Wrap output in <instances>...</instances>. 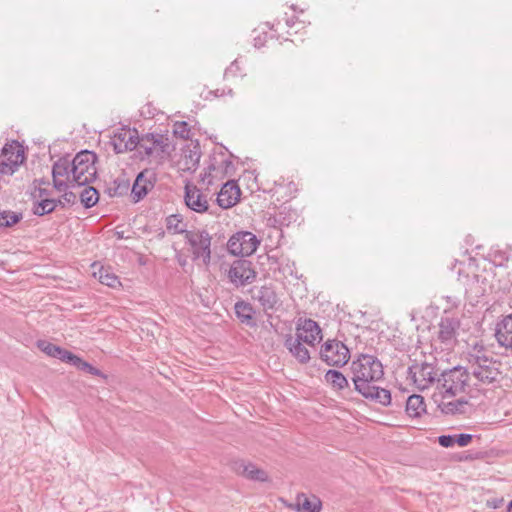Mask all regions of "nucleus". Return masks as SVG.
I'll return each instance as SVG.
<instances>
[{
  "instance_id": "f257e3e1",
  "label": "nucleus",
  "mask_w": 512,
  "mask_h": 512,
  "mask_svg": "<svg viewBox=\"0 0 512 512\" xmlns=\"http://www.w3.org/2000/svg\"><path fill=\"white\" fill-rule=\"evenodd\" d=\"M350 373L354 389L364 398L385 406L391 403L390 391L378 386L383 379L384 369L376 356L360 354L351 362Z\"/></svg>"
},
{
  "instance_id": "f03ea898",
  "label": "nucleus",
  "mask_w": 512,
  "mask_h": 512,
  "mask_svg": "<svg viewBox=\"0 0 512 512\" xmlns=\"http://www.w3.org/2000/svg\"><path fill=\"white\" fill-rule=\"evenodd\" d=\"M467 370L474 389L490 385L501 377L500 363L493 359L482 344H475L467 353Z\"/></svg>"
},
{
  "instance_id": "7ed1b4c3",
  "label": "nucleus",
  "mask_w": 512,
  "mask_h": 512,
  "mask_svg": "<svg viewBox=\"0 0 512 512\" xmlns=\"http://www.w3.org/2000/svg\"><path fill=\"white\" fill-rule=\"evenodd\" d=\"M437 388L445 398H454L460 393L469 394L474 389L467 368L461 366L443 372L438 379Z\"/></svg>"
},
{
  "instance_id": "20e7f679",
  "label": "nucleus",
  "mask_w": 512,
  "mask_h": 512,
  "mask_svg": "<svg viewBox=\"0 0 512 512\" xmlns=\"http://www.w3.org/2000/svg\"><path fill=\"white\" fill-rule=\"evenodd\" d=\"M97 156L94 152L83 150L72 159V181L77 187L85 186L96 179Z\"/></svg>"
},
{
  "instance_id": "39448f33",
  "label": "nucleus",
  "mask_w": 512,
  "mask_h": 512,
  "mask_svg": "<svg viewBox=\"0 0 512 512\" xmlns=\"http://www.w3.org/2000/svg\"><path fill=\"white\" fill-rule=\"evenodd\" d=\"M185 239L191 247L194 260L208 265L211 259V236L205 230L186 231Z\"/></svg>"
},
{
  "instance_id": "423d86ee",
  "label": "nucleus",
  "mask_w": 512,
  "mask_h": 512,
  "mask_svg": "<svg viewBox=\"0 0 512 512\" xmlns=\"http://www.w3.org/2000/svg\"><path fill=\"white\" fill-rule=\"evenodd\" d=\"M137 148L147 157L162 158L168 152V137L159 133L138 135Z\"/></svg>"
},
{
  "instance_id": "0eeeda50",
  "label": "nucleus",
  "mask_w": 512,
  "mask_h": 512,
  "mask_svg": "<svg viewBox=\"0 0 512 512\" xmlns=\"http://www.w3.org/2000/svg\"><path fill=\"white\" fill-rule=\"evenodd\" d=\"M408 374L416 388L425 390L436 381L438 382V370L432 363H414L408 368Z\"/></svg>"
},
{
  "instance_id": "6e6552de",
  "label": "nucleus",
  "mask_w": 512,
  "mask_h": 512,
  "mask_svg": "<svg viewBox=\"0 0 512 512\" xmlns=\"http://www.w3.org/2000/svg\"><path fill=\"white\" fill-rule=\"evenodd\" d=\"M321 359L329 366H343L350 358V351L338 340H327L320 350Z\"/></svg>"
},
{
  "instance_id": "1a4fd4ad",
  "label": "nucleus",
  "mask_w": 512,
  "mask_h": 512,
  "mask_svg": "<svg viewBox=\"0 0 512 512\" xmlns=\"http://www.w3.org/2000/svg\"><path fill=\"white\" fill-rule=\"evenodd\" d=\"M259 243V240L253 233L241 231L230 237L227 249L235 256H250L256 251Z\"/></svg>"
},
{
  "instance_id": "9d476101",
  "label": "nucleus",
  "mask_w": 512,
  "mask_h": 512,
  "mask_svg": "<svg viewBox=\"0 0 512 512\" xmlns=\"http://www.w3.org/2000/svg\"><path fill=\"white\" fill-rule=\"evenodd\" d=\"M72 160L68 156L58 159L52 167L53 186L59 191H66L68 188L76 187L72 181Z\"/></svg>"
},
{
  "instance_id": "9b49d317",
  "label": "nucleus",
  "mask_w": 512,
  "mask_h": 512,
  "mask_svg": "<svg viewBox=\"0 0 512 512\" xmlns=\"http://www.w3.org/2000/svg\"><path fill=\"white\" fill-rule=\"evenodd\" d=\"M228 278L236 287L252 283L256 278V273L251 261L246 259L235 260L228 270Z\"/></svg>"
},
{
  "instance_id": "f8f14e48",
  "label": "nucleus",
  "mask_w": 512,
  "mask_h": 512,
  "mask_svg": "<svg viewBox=\"0 0 512 512\" xmlns=\"http://www.w3.org/2000/svg\"><path fill=\"white\" fill-rule=\"evenodd\" d=\"M116 153L132 151L138 146V131L131 128H119L111 138Z\"/></svg>"
},
{
  "instance_id": "ddd939ff",
  "label": "nucleus",
  "mask_w": 512,
  "mask_h": 512,
  "mask_svg": "<svg viewBox=\"0 0 512 512\" xmlns=\"http://www.w3.org/2000/svg\"><path fill=\"white\" fill-rule=\"evenodd\" d=\"M295 335L305 344L312 347L322 340L321 328L312 319L300 320L297 324Z\"/></svg>"
},
{
  "instance_id": "4468645a",
  "label": "nucleus",
  "mask_w": 512,
  "mask_h": 512,
  "mask_svg": "<svg viewBox=\"0 0 512 512\" xmlns=\"http://www.w3.org/2000/svg\"><path fill=\"white\" fill-rule=\"evenodd\" d=\"M184 200L186 206L197 213L208 211L209 202L207 195L195 185L187 184L185 186Z\"/></svg>"
},
{
  "instance_id": "2eb2a0df",
  "label": "nucleus",
  "mask_w": 512,
  "mask_h": 512,
  "mask_svg": "<svg viewBox=\"0 0 512 512\" xmlns=\"http://www.w3.org/2000/svg\"><path fill=\"white\" fill-rule=\"evenodd\" d=\"M156 182V175L152 170L145 169L138 174L132 187V197L138 202L153 189Z\"/></svg>"
},
{
  "instance_id": "dca6fc26",
  "label": "nucleus",
  "mask_w": 512,
  "mask_h": 512,
  "mask_svg": "<svg viewBox=\"0 0 512 512\" xmlns=\"http://www.w3.org/2000/svg\"><path fill=\"white\" fill-rule=\"evenodd\" d=\"M460 323L457 318L443 317L439 323L438 338L445 345L450 348L456 342V334L459 329Z\"/></svg>"
},
{
  "instance_id": "f3484780",
  "label": "nucleus",
  "mask_w": 512,
  "mask_h": 512,
  "mask_svg": "<svg viewBox=\"0 0 512 512\" xmlns=\"http://www.w3.org/2000/svg\"><path fill=\"white\" fill-rule=\"evenodd\" d=\"M498 345L512 353V314L504 316L495 328Z\"/></svg>"
},
{
  "instance_id": "a211bd4d",
  "label": "nucleus",
  "mask_w": 512,
  "mask_h": 512,
  "mask_svg": "<svg viewBox=\"0 0 512 512\" xmlns=\"http://www.w3.org/2000/svg\"><path fill=\"white\" fill-rule=\"evenodd\" d=\"M240 194V188L236 182L228 181L222 186L216 200L221 208L228 209L239 201Z\"/></svg>"
},
{
  "instance_id": "6ab92c4d",
  "label": "nucleus",
  "mask_w": 512,
  "mask_h": 512,
  "mask_svg": "<svg viewBox=\"0 0 512 512\" xmlns=\"http://www.w3.org/2000/svg\"><path fill=\"white\" fill-rule=\"evenodd\" d=\"M434 400L441 412L448 415L464 414L468 406V401L464 398H445L441 395V399L438 400L437 395H434Z\"/></svg>"
},
{
  "instance_id": "aec40b11",
  "label": "nucleus",
  "mask_w": 512,
  "mask_h": 512,
  "mask_svg": "<svg viewBox=\"0 0 512 512\" xmlns=\"http://www.w3.org/2000/svg\"><path fill=\"white\" fill-rule=\"evenodd\" d=\"M303 343L296 335H288L285 340V347L301 364H306L310 360V353Z\"/></svg>"
},
{
  "instance_id": "412c9836",
  "label": "nucleus",
  "mask_w": 512,
  "mask_h": 512,
  "mask_svg": "<svg viewBox=\"0 0 512 512\" xmlns=\"http://www.w3.org/2000/svg\"><path fill=\"white\" fill-rule=\"evenodd\" d=\"M0 159L10 163L17 161V164L21 165L25 159L23 146L17 141L6 144L2 149Z\"/></svg>"
},
{
  "instance_id": "4be33fe9",
  "label": "nucleus",
  "mask_w": 512,
  "mask_h": 512,
  "mask_svg": "<svg viewBox=\"0 0 512 512\" xmlns=\"http://www.w3.org/2000/svg\"><path fill=\"white\" fill-rule=\"evenodd\" d=\"M256 299L259 301L265 311L275 309L279 302L278 296L274 289L268 286H262L258 290Z\"/></svg>"
},
{
  "instance_id": "5701e85b",
  "label": "nucleus",
  "mask_w": 512,
  "mask_h": 512,
  "mask_svg": "<svg viewBox=\"0 0 512 512\" xmlns=\"http://www.w3.org/2000/svg\"><path fill=\"white\" fill-rule=\"evenodd\" d=\"M37 346L42 352H44L48 356L60 359L63 362L68 363L69 359H71V352L61 348L60 346L54 345L48 341L39 340L37 342Z\"/></svg>"
},
{
  "instance_id": "b1692460",
  "label": "nucleus",
  "mask_w": 512,
  "mask_h": 512,
  "mask_svg": "<svg viewBox=\"0 0 512 512\" xmlns=\"http://www.w3.org/2000/svg\"><path fill=\"white\" fill-rule=\"evenodd\" d=\"M325 381L332 386L333 389L342 391L349 388L347 377L340 371L330 369L325 373Z\"/></svg>"
},
{
  "instance_id": "393cba45",
  "label": "nucleus",
  "mask_w": 512,
  "mask_h": 512,
  "mask_svg": "<svg viewBox=\"0 0 512 512\" xmlns=\"http://www.w3.org/2000/svg\"><path fill=\"white\" fill-rule=\"evenodd\" d=\"M93 275L99 280L101 284L110 288H117L121 286L119 278L117 275L111 272L109 268L100 266L98 270H94Z\"/></svg>"
},
{
  "instance_id": "a878e982",
  "label": "nucleus",
  "mask_w": 512,
  "mask_h": 512,
  "mask_svg": "<svg viewBox=\"0 0 512 512\" xmlns=\"http://www.w3.org/2000/svg\"><path fill=\"white\" fill-rule=\"evenodd\" d=\"M426 411L424 398L420 395H411L406 402V413L408 416L417 418Z\"/></svg>"
},
{
  "instance_id": "bb28decb",
  "label": "nucleus",
  "mask_w": 512,
  "mask_h": 512,
  "mask_svg": "<svg viewBox=\"0 0 512 512\" xmlns=\"http://www.w3.org/2000/svg\"><path fill=\"white\" fill-rule=\"evenodd\" d=\"M234 309H235L236 316L243 324H246L248 326L255 325L254 318H253L254 309L249 303L244 302V301H238L235 304Z\"/></svg>"
},
{
  "instance_id": "cd10ccee",
  "label": "nucleus",
  "mask_w": 512,
  "mask_h": 512,
  "mask_svg": "<svg viewBox=\"0 0 512 512\" xmlns=\"http://www.w3.org/2000/svg\"><path fill=\"white\" fill-rule=\"evenodd\" d=\"M58 204H61V200L43 198L34 202L32 211L35 215L43 216L53 212Z\"/></svg>"
},
{
  "instance_id": "c85d7f7f",
  "label": "nucleus",
  "mask_w": 512,
  "mask_h": 512,
  "mask_svg": "<svg viewBox=\"0 0 512 512\" xmlns=\"http://www.w3.org/2000/svg\"><path fill=\"white\" fill-rule=\"evenodd\" d=\"M298 507L299 510L305 512H319L321 510L322 504L320 499L317 497L308 498L305 496L298 497Z\"/></svg>"
},
{
  "instance_id": "c756f323",
  "label": "nucleus",
  "mask_w": 512,
  "mask_h": 512,
  "mask_svg": "<svg viewBox=\"0 0 512 512\" xmlns=\"http://www.w3.org/2000/svg\"><path fill=\"white\" fill-rule=\"evenodd\" d=\"M185 226L186 225L183 223V220L180 217V215L173 214L166 218V228L168 232L172 234H186L187 230L185 229Z\"/></svg>"
},
{
  "instance_id": "7c9ffc66",
  "label": "nucleus",
  "mask_w": 512,
  "mask_h": 512,
  "mask_svg": "<svg viewBox=\"0 0 512 512\" xmlns=\"http://www.w3.org/2000/svg\"><path fill=\"white\" fill-rule=\"evenodd\" d=\"M70 358L71 359H69L68 363L72 364L79 370L85 371L91 375L102 376V372L99 369L82 360L80 357L74 355L73 353L71 354Z\"/></svg>"
},
{
  "instance_id": "2f4dec72",
  "label": "nucleus",
  "mask_w": 512,
  "mask_h": 512,
  "mask_svg": "<svg viewBox=\"0 0 512 512\" xmlns=\"http://www.w3.org/2000/svg\"><path fill=\"white\" fill-rule=\"evenodd\" d=\"M80 200L85 208H91L98 202L99 193L94 187L88 186L81 192Z\"/></svg>"
},
{
  "instance_id": "473e14b6",
  "label": "nucleus",
  "mask_w": 512,
  "mask_h": 512,
  "mask_svg": "<svg viewBox=\"0 0 512 512\" xmlns=\"http://www.w3.org/2000/svg\"><path fill=\"white\" fill-rule=\"evenodd\" d=\"M22 219V214L10 210L0 212V228H8L17 224Z\"/></svg>"
},
{
  "instance_id": "72a5a7b5",
  "label": "nucleus",
  "mask_w": 512,
  "mask_h": 512,
  "mask_svg": "<svg viewBox=\"0 0 512 512\" xmlns=\"http://www.w3.org/2000/svg\"><path fill=\"white\" fill-rule=\"evenodd\" d=\"M243 474L251 480H257V481H266L267 480V474L265 471L257 468L253 464H247L244 466Z\"/></svg>"
},
{
  "instance_id": "f704fd0d",
  "label": "nucleus",
  "mask_w": 512,
  "mask_h": 512,
  "mask_svg": "<svg viewBox=\"0 0 512 512\" xmlns=\"http://www.w3.org/2000/svg\"><path fill=\"white\" fill-rule=\"evenodd\" d=\"M173 133L176 137H179L184 140H188L191 138L190 126L185 121L175 122L173 125Z\"/></svg>"
},
{
  "instance_id": "c9c22d12",
  "label": "nucleus",
  "mask_w": 512,
  "mask_h": 512,
  "mask_svg": "<svg viewBox=\"0 0 512 512\" xmlns=\"http://www.w3.org/2000/svg\"><path fill=\"white\" fill-rule=\"evenodd\" d=\"M489 256L496 265L502 266L509 260L510 252L507 250H501L499 248H492Z\"/></svg>"
},
{
  "instance_id": "e433bc0d",
  "label": "nucleus",
  "mask_w": 512,
  "mask_h": 512,
  "mask_svg": "<svg viewBox=\"0 0 512 512\" xmlns=\"http://www.w3.org/2000/svg\"><path fill=\"white\" fill-rule=\"evenodd\" d=\"M19 166L20 164H17V161L10 163L0 159V175L11 176L18 170Z\"/></svg>"
},
{
  "instance_id": "4c0bfd02",
  "label": "nucleus",
  "mask_w": 512,
  "mask_h": 512,
  "mask_svg": "<svg viewBox=\"0 0 512 512\" xmlns=\"http://www.w3.org/2000/svg\"><path fill=\"white\" fill-rule=\"evenodd\" d=\"M279 273L283 275L284 278H287V276H297L294 274L295 272V263L290 262L288 259L285 261H282L278 266Z\"/></svg>"
},
{
  "instance_id": "58836bf2",
  "label": "nucleus",
  "mask_w": 512,
  "mask_h": 512,
  "mask_svg": "<svg viewBox=\"0 0 512 512\" xmlns=\"http://www.w3.org/2000/svg\"><path fill=\"white\" fill-rule=\"evenodd\" d=\"M199 162V155L190 151L189 155L185 156L183 163V170H195Z\"/></svg>"
},
{
  "instance_id": "ea45409f",
  "label": "nucleus",
  "mask_w": 512,
  "mask_h": 512,
  "mask_svg": "<svg viewBox=\"0 0 512 512\" xmlns=\"http://www.w3.org/2000/svg\"><path fill=\"white\" fill-rule=\"evenodd\" d=\"M287 188V192L285 195L289 198L293 197V194L297 191L296 184L293 181L288 182L287 187H285L282 183L276 184V193L281 194V190Z\"/></svg>"
},
{
  "instance_id": "a19ab883",
  "label": "nucleus",
  "mask_w": 512,
  "mask_h": 512,
  "mask_svg": "<svg viewBox=\"0 0 512 512\" xmlns=\"http://www.w3.org/2000/svg\"><path fill=\"white\" fill-rule=\"evenodd\" d=\"M438 443L445 448L452 447L456 443L455 435H441L438 437Z\"/></svg>"
},
{
  "instance_id": "79ce46f5",
  "label": "nucleus",
  "mask_w": 512,
  "mask_h": 512,
  "mask_svg": "<svg viewBox=\"0 0 512 512\" xmlns=\"http://www.w3.org/2000/svg\"><path fill=\"white\" fill-rule=\"evenodd\" d=\"M472 438H473V436L471 434L462 433V434L455 435L456 443L460 447L467 446L472 441Z\"/></svg>"
},
{
  "instance_id": "37998d69",
  "label": "nucleus",
  "mask_w": 512,
  "mask_h": 512,
  "mask_svg": "<svg viewBox=\"0 0 512 512\" xmlns=\"http://www.w3.org/2000/svg\"><path fill=\"white\" fill-rule=\"evenodd\" d=\"M64 195H63V199L67 202V203H74L75 199H76V196L74 193L72 192H66L64 191Z\"/></svg>"
},
{
  "instance_id": "c03bdc74",
  "label": "nucleus",
  "mask_w": 512,
  "mask_h": 512,
  "mask_svg": "<svg viewBox=\"0 0 512 512\" xmlns=\"http://www.w3.org/2000/svg\"><path fill=\"white\" fill-rule=\"evenodd\" d=\"M38 192H39V197H40L41 199H43V198H47V192H46V190H45V189H41V188H40V189L38 190Z\"/></svg>"
},
{
  "instance_id": "a18cd8bd",
  "label": "nucleus",
  "mask_w": 512,
  "mask_h": 512,
  "mask_svg": "<svg viewBox=\"0 0 512 512\" xmlns=\"http://www.w3.org/2000/svg\"><path fill=\"white\" fill-rule=\"evenodd\" d=\"M507 510L508 512H512V500L509 502Z\"/></svg>"
},
{
  "instance_id": "49530a36",
  "label": "nucleus",
  "mask_w": 512,
  "mask_h": 512,
  "mask_svg": "<svg viewBox=\"0 0 512 512\" xmlns=\"http://www.w3.org/2000/svg\"><path fill=\"white\" fill-rule=\"evenodd\" d=\"M179 263H180L181 265H184V264H185V260H179Z\"/></svg>"
},
{
  "instance_id": "de8ad7c7",
  "label": "nucleus",
  "mask_w": 512,
  "mask_h": 512,
  "mask_svg": "<svg viewBox=\"0 0 512 512\" xmlns=\"http://www.w3.org/2000/svg\"><path fill=\"white\" fill-rule=\"evenodd\" d=\"M493 507H494V508H497V502H494Z\"/></svg>"
},
{
  "instance_id": "09e8293b",
  "label": "nucleus",
  "mask_w": 512,
  "mask_h": 512,
  "mask_svg": "<svg viewBox=\"0 0 512 512\" xmlns=\"http://www.w3.org/2000/svg\"><path fill=\"white\" fill-rule=\"evenodd\" d=\"M493 507H494V508H497V502H494Z\"/></svg>"
}]
</instances>
